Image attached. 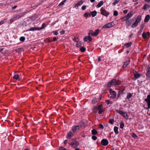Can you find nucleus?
<instances>
[{
	"mask_svg": "<svg viewBox=\"0 0 150 150\" xmlns=\"http://www.w3.org/2000/svg\"><path fill=\"white\" fill-rule=\"evenodd\" d=\"M130 62V61L129 60L128 62H125L122 66L123 67L125 68L127 67L129 64Z\"/></svg>",
	"mask_w": 150,
	"mask_h": 150,
	"instance_id": "obj_24",
	"label": "nucleus"
},
{
	"mask_svg": "<svg viewBox=\"0 0 150 150\" xmlns=\"http://www.w3.org/2000/svg\"><path fill=\"white\" fill-rule=\"evenodd\" d=\"M146 70V75L148 78L150 79V67H147Z\"/></svg>",
	"mask_w": 150,
	"mask_h": 150,
	"instance_id": "obj_14",
	"label": "nucleus"
},
{
	"mask_svg": "<svg viewBox=\"0 0 150 150\" xmlns=\"http://www.w3.org/2000/svg\"><path fill=\"white\" fill-rule=\"evenodd\" d=\"M124 122L122 121L120 122V127L122 129L124 127Z\"/></svg>",
	"mask_w": 150,
	"mask_h": 150,
	"instance_id": "obj_33",
	"label": "nucleus"
},
{
	"mask_svg": "<svg viewBox=\"0 0 150 150\" xmlns=\"http://www.w3.org/2000/svg\"><path fill=\"white\" fill-rule=\"evenodd\" d=\"M46 27V25L45 23H43L41 28H39L40 30L44 29Z\"/></svg>",
	"mask_w": 150,
	"mask_h": 150,
	"instance_id": "obj_45",
	"label": "nucleus"
},
{
	"mask_svg": "<svg viewBox=\"0 0 150 150\" xmlns=\"http://www.w3.org/2000/svg\"><path fill=\"white\" fill-rule=\"evenodd\" d=\"M101 143L102 145L106 146L108 145V142L106 139H103L101 140Z\"/></svg>",
	"mask_w": 150,
	"mask_h": 150,
	"instance_id": "obj_8",
	"label": "nucleus"
},
{
	"mask_svg": "<svg viewBox=\"0 0 150 150\" xmlns=\"http://www.w3.org/2000/svg\"><path fill=\"white\" fill-rule=\"evenodd\" d=\"M111 95V96L110 97V98L112 99H115L116 98L117 96L116 92L114 91H112L110 93Z\"/></svg>",
	"mask_w": 150,
	"mask_h": 150,
	"instance_id": "obj_10",
	"label": "nucleus"
},
{
	"mask_svg": "<svg viewBox=\"0 0 150 150\" xmlns=\"http://www.w3.org/2000/svg\"><path fill=\"white\" fill-rule=\"evenodd\" d=\"M150 19V16L149 15H147L145 18L144 21L145 22H147Z\"/></svg>",
	"mask_w": 150,
	"mask_h": 150,
	"instance_id": "obj_18",
	"label": "nucleus"
},
{
	"mask_svg": "<svg viewBox=\"0 0 150 150\" xmlns=\"http://www.w3.org/2000/svg\"><path fill=\"white\" fill-rule=\"evenodd\" d=\"M138 23L135 21L132 25V27L134 28L136 27L138 25Z\"/></svg>",
	"mask_w": 150,
	"mask_h": 150,
	"instance_id": "obj_31",
	"label": "nucleus"
},
{
	"mask_svg": "<svg viewBox=\"0 0 150 150\" xmlns=\"http://www.w3.org/2000/svg\"><path fill=\"white\" fill-rule=\"evenodd\" d=\"M142 37L143 38L145 39L146 38V34H145V32H143V34H142Z\"/></svg>",
	"mask_w": 150,
	"mask_h": 150,
	"instance_id": "obj_44",
	"label": "nucleus"
},
{
	"mask_svg": "<svg viewBox=\"0 0 150 150\" xmlns=\"http://www.w3.org/2000/svg\"><path fill=\"white\" fill-rule=\"evenodd\" d=\"M7 19H4L2 20L1 21H0V25L5 23L6 22Z\"/></svg>",
	"mask_w": 150,
	"mask_h": 150,
	"instance_id": "obj_28",
	"label": "nucleus"
},
{
	"mask_svg": "<svg viewBox=\"0 0 150 150\" xmlns=\"http://www.w3.org/2000/svg\"><path fill=\"white\" fill-rule=\"evenodd\" d=\"M91 15L93 17H94L97 14V12L96 11H94L90 13Z\"/></svg>",
	"mask_w": 150,
	"mask_h": 150,
	"instance_id": "obj_22",
	"label": "nucleus"
},
{
	"mask_svg": "<svg viewBox=\"0 0 150 150\" xmlns=\"http://www.w3.org/2000/svg\"><path fill=\"white\" fill-rule=\"evenodd\" d=\"M70 145L73 148H75L78 145L79 143L75 140L72 139Z\"/></svg>",
	"mask_w": 150,
	"mask_h": 150,
	"instance_id": "obj_4",
	"label": "nucleus"
},
{
	"mask_svg": "<svg viewBox=\"0 0 150 150\" xmlns=\"http://www.w3.org/2000/svg\"><path fill=\"white\" fill-rule=\"evenodd\" d=\"M100 31L99 29H97L95 30V32H94L95 35V36L97 35L99 33Z\"/></svg>",
	"mask_w": 150,
	"mask_h": 150,
	"instance_id": "obj_41",
	"label": "nucleus"
},
{
	"mask_svg": "<svg viewBox=\"0 0 150 150\" xmlns=\"http://www.w3.org/2000/svg\"><path fill=\"white\" fill-rule=\"evenodd\" d=\"M66 1V0H64L59 4V6H61L64 5L65 2Z\"/></svg>",
	"mask_w": 150,
	"mask_h": 150,
	"instance_id": "obj_37",
	"label": "nucleus"
},
{
	"mask_svg": "<svg viewBox=\"0 0 150 150\" xmlns=\"http://www.w3.org/2000/svg\"><path fill=\"white\" fill-rule=\"evenodd\" d=\"M142 19V16H138L137 18L136 19L135 22L138 23H139Z\"/></svg>",
	"mask_w": 150,
	"mask_h": 150,
	"instance_id": "obj_19",
	"label": "nucleus"
},
{
	"mask_svg": "<svg viewBox=\"0 0 150 150\" xmlns=\"http://www.w3.org/2000/svg\"><path fill=\"white\" fill-rule=\"evenodd\" d=\"M97 102V100L96 98L93 99L92 100V103L93 104H95Z\"/></svg>",
	"mask_w": 150,
	"mask_h": 150,
	"instance_id": "obj_38",
	"label": "nucleus"
},
{
	"mask_svg": "<svg viewBox=\"0 0 150 150\" xmlns=\"http://www.w3.org/2000/svg\"><path fill=\"white\" fill-rule=\"evenodd\" d=\"M104 110L103 108H102V109L99 110L98 111V113L99 114H103V112H104Z\"/></svg>",
	"mask_w": 150,
	"mask_h": 150,
	"instance_id": "obj_42",
	"label": "nucleus"
},
{
	"mask_svg": "<svg viewBox=\"0 0 150 150\" xmlns=\"http://www.w3.org/2000/svg\"><path fill=\"white\" fill-rule=\"evenodd\" d=\"M84 1L83 0H81L78 2L75 5V7H77L79 6H81L83 3Z\"/></svg>",
	"mask_w": 150,
	"mask_h": 150,
	"instance_id": "obj_15",
	"label": "nucleus"
},
{
	"mask_svg": "<svg viewBox=\"0 0 150 150\" xmlns=\"http://www.w3.org/2000/svg\"><path fill=\"white\" fill-rule=\"evenodd\" d=\"M17 6H15L13 7H12V9H14L15 8H16L17 7Z\"/></svg>",
	"mask_w": 150,
	"mask_h": 150,
	"instance_id": "obj_63",
	"label": "nucleus"
},
{
	"mask_svg": "<svg viewBox=\"0 0 150 150\" xmlns=\"http://www.w3.org/2000/svg\"><path fill=\"white\" fill-rule=\"evenodd\" d=\"M40 29L39 27H32L29 30L30 31H35L36 30H40Z\"/></svg>",
	"mask_w": 150,
	"mask_h": 150,
	"instance_id": "obj_21",
	"label": "nucleus"
},
{
	"mask_svg": "<svg viewBox=\"0 0 150 150\" xmlns=\"http://www.w3.org/2000/svg\"><path fill=\"white\" fill-rule=\"evenodd\" d=\"M15 20V18H14V17H13V18H11V19L10 20L9 23H11L13 22Z\"/></svg>",
	"mask_w": 150,
	"mask_h": 150,
	"instance_id": "obj_46",
	"label": "nucleus"
},
{
	"mask_svg": "<svg viewBox=\"0 0 150 150\" xmlns=\"http://www.w3.org/2000/svg\"><path fill=\"white\" fill-rule=\"evenodd\" d=\"M121 84V82L119 80H117L115 79H112L105 86L109 87L111 85L116 86Z\"/></svg>",
	"mask_w": 150,
	"mask_h": 150,
	"instance_id": "obj_1",
	"label": "nucleus"
},
{
	"mask_svg": "<svg viewBox=\"0 0 150 150\" xmlns=\"http://www.w3.org/2000/svg\"><path fill=\"white\" fill-rule=\"evenodd\" d=\"M73 133L71 132H69L68 133L66 138L67 139L73 137Z\"/></svg>",
	"mask_w": 150,
	"mask_h": 150,
	"instance_id": "obj_13",
	"label": "nucleus"
},
{
	"mask_svg": "<svg viewBox=\"0 0 150 150\" xmlns=\"http://www.w3.org/2000/svg\"><path fill=\"white\" fill-rule=\"evenodd\" d=\"M132 44V43L131 42H130L129 43H128L125 44L124 45V46H125L127 48L129 47Z\"/></svg>",
	"mask_w": 150,
	"mask_h": 150,
	"instance_id": "obj_30",
	"label": "nucleus"
},
{
	"mask_svg": "<svg viewBox=\"0 0 150 150\" xmlns=\"http://www.w3.org/2000/svg\"><path fill=\"white\" fill-rule=\"evenodd\" d=\"M146 35H147L149 37L150 36V33L149 32H146Z\"/></svg>",
	"mask_w": 150,
	"mask_h": 150,
	"instance_id": "obj_59",
	"label": "nucleus"
},
{
	"mask_svg": "<svg viewBox=\"0 0 150 150\" xmlns=\"http://www.w3.org/2000/svg\"><path fill=\"white\" fill-rule=\"evenodd\" d=\"M99 126H100V127L101 129H103L104 127H103V125L102 124H100L99 125Z\"/></svg>",
	"mask_w": 150,
	"mask_h": 150,
	"instance_id": "obj_57",
	"label": "nucleus"
},
{
	"mask_svg": "<svg viewBox=\"0 0 150 150\" xmlns=\"http://www.w3.org/2000/svg\"><path fill=\"white\" fill-rule=\"evenodd\" d=\"M115 111L117 112L122 115L124 117H125L127 116V114L126 113L123 112L122 110H116Z\"/></svg>",
	"mask_w": 150,
	"mask_h": 150,
	"instance_id": "obj_7",
	"label": "nucleus"
},
{
	"mask_svg": "<svg viewBox=\"0 0 150 150\" xmlns=\"http://www.w3.org/2000/svg\"><path fill=\"white\" fill-rule=\"evenodd\" d=\"M91 133L93 135H95L98 133V132L95 129H93L92 130Z\"/></svg>",
	"mask_w": 150,
	"mask_h": 150,
	"instance_id": "obj_26",
	"label": "nucleus"
},
{
	"mask_svg": "<svg viewBox=\"0 0 150 150\" xmlns=\"http://www.w3.org/2000/svg\"><path fill=\"white\" fill-rule=\"evenodd\" d=\"M57 40V39L56 37H54L53 39V41L55 42Z\"/></svg>",
	"mask_w": 150,
	"mask_h": 150,
	"instance_id": "obj_62",
	"label": "nucleus"
},
{
	"mask_svg": "<svg viewBox=\"0 0 150 150\" xmlns=\"http://www.w3.org/2000/svg\"><path fill=\"white\" fill-rule=\"evenodd\" d=\"M52 33H53L54 35H57L58 34V33L57 31H54L52 32Z\"/></svg>",
	"mask_w": 150,
	"mask_h": 150,
	"instance_id": "obj_51",
	"label": "nucleus"
},
{
	"mask_svg": "<svg viewBox=\"0 0 150 150\" xmlns=\"http://www.w3.org/2000/svg\"><path fill=\"white\" fill-rule=\"evenodd\" d=\"M150 7V5L149 4H145L142 8V9L146 10L147 8H149Z\"/></svg>",
	"mask_w": 150,
	"mask_h": 150,
	"instance_id": "obj_23",
	"label": "nucleus"
},
{
	"mask_svg": "<svg viewBox=\"0 0 150 150\" xmlns=\"http://www.w3.org/2000/svg\"><path fill=\"white\" fill-rule=\"evenodd\" d=\"M92 139L93 140H96L97 139V137L96 136H92Z\"/></svg>",
	"mask_w": 150,
	"mask_h": 150,
	"instance_id": "obj_52",
	"label": "nucleus"
},
{
	"mask_svg": "<svg viewBox=\"0 0 150 150\" xmlns=\"http://www.w3.org/2000/svg\"><path fill=\"white\" fill-rule=\"evenodd\" d=\"M21 17V16L19 15H17L14 17L15 20L18 19Z\"/></svg>",
	"mask_w": 150,
	"mask_h": 150,
	"instance_id": "obj_43",
	"label": "nucleus"
},
{
	"mask_svg": "<svg viewBox=\"0 0 150 150\" xmlns=\"http://www.w3.org/2000/svg\"><path fill=\"white\" fill-rule=\"evenodd\" d=\"M60 33L62 34H63L65 33V31L62 30L60 31Z\"/></svg>",
	"mask_w": 150,
	"mask_h": 150,
	"instance_id": "obj_60",
	"label": "nucleus"
},
{
	"mask_svg": "<svg viewBox=\"0 0 150 150\" xmlns=\"http://www.w3.org/2000/svg\"><path fill=\"white\" fill-rule=\"evenodd\" d=\"M88 15H89L90 16H91L90 13H85V17H87Z\"/></svg>",
	"mask_w": 150,
	"mask_h": 150,
	"instance_id": "obj_55",
	"label": "nucleus"
},
{
	"mask_svg": "<svg viewBox=\"0 0 150 150\" xmlns=\"http://www.w3.org/2000/svg\"><path fill=\"white\" fill-rule=\"evenodd\" d=\"M118 15V12L117 11H115L114 12L113 15L115 16H117Z\"/></svg>",
	"mask_w": 150,
	"mask_h": 150,
	"instance_id": "obj_49",
	"label": "nucleus"
},
{
	"mask_svg": "<svg viewBox=\"0 0 150 150\" xmlns=\"http://www.w3.org/2000/svg\"><path fill=\"white\" fill-rule=\"evenodd\" d=\"M114 122V119H110L109 121V123L111 124H112L113 123V122Z\"/></svg>",
	"mask_w": 150,
	"mask_h": 150,
	"instance_id": "obj_48",
	"label": "nucleus"
},
{
	"mask_svg": "<svg viewBox=\"0 0 150 150\" xmlns=\"http://www.w3.org/2000/svg\"><path fill=\"white\" fill-rule=\"evenodd\" d=\"M132 96V94L129 93L127 96V98L128 99H129Z\"/></svg>",
	"mask_w": 150,
	"mask_h": 150,
	"instance_id": "obj_39",
	"label": "nucleus"
},
{
	"mask_svg": "<svg viewBox=\"0 0 150 150\" xmlns=\"http://www.w3.org/2000/svg\"><path fill=\"white\" fill-rule=\"evenodd\" d=\"M125 90V89L124 88L122 90L120 89L119 90L118 94H117V98H118L121 95H122L123 94V91Z\"/></svg>",
	"mask_w": 150,
	"mask_h": 150,
	"instance_id": "obj_12",
	"label": "nucleus"
},
{
	"mask_svg": "<svg viewBox=\"0 0 150 150\" xmlns=\"http://www.w3.org/2000/svg\"><path fill=\"white\" fill-rule=\"evenodd\" d=\"M103 107V106L101 105H99L98 106H95L94 107V110H98L102 108Z\"/></svg>",
	"mask_w": 150,
	"mask_h": 150,
	"instance_id": "obj_17",
	"label": "nucleus"
},
{
	"mask_svg": "<svg viewBox=\"0 0 150 150\" xmlns=\"http://www.w3.org/2000/svg\"><path fill=\"white\" fill-rule=\"evenodd\" d=\"M120 1V0H116L115 1H114L112 3V5L113 6H115Z\"/></svg>",
	"mask_w": 150,
	"mask_h": 150,
	"instance_id": "obj_36",
	"label": "nucleus"
},
{
	"mask_svg": "<svg viewBox=\"0 0 150 150\" xmlns=\"http://www.w3.org/2000/svg\"><path fill=\"white\" fill-rule=\"evenodd\" d=\"M78 125L80 127H84V120L81 121L79 123Z\"/></svg>",
	"mask_w": 150,
	"mask_h": 150,
	"instance_id": "obj_20",
	"label": "nucleus"
},
{
	"mask_svg": "<svg viewBox=\"0 0 150 150\" xmlns=\"http://www.w3.org/2000/svg\"><path fill=\"white\" fill-rule=\"evenodd\" d=\"M13 79H15L16 80H18L19 78V77L18 75H15L13 76Z\"/></svg>",
	"mask_w": 150,
	"mask_h": 150,
	"instance_id": "obj_34",
	"label": "nucleus"
},
{
	"mask_svg": "<svg viewBox=\"0 0 150 150\" xmlns=\"http://www.w3.org/2000/svg\"><path fill=\"white\" fill-rule=\"evenodd\" d=\"M128 12V10H125L124 11H123V13L125 14H126Z\"/></svg>",
	"mask_w": 150,
	"mask_h": 150,
	"instance_id": "obj_61",
	"label": "nucleus"
},
{
	"mask_svg": "<svg viewBox=\"0 0 150 150\" xmlns=\"http://www.w3.org/2000/svg\"><path fill=\"white\" fill-rule=\"evenodd\" d=\"M135 18L131 19L128 21H127L126 22V24L127 26H129L134 21Z\"/></svg>",
	"mask_w": 150,
	"mask_h": 150,
	"instance_id": "obj_11",
	"label": "nucleus"
},
{
	"mask_svg": "<svg viewBox=\"0 0 150 150\" xmlns=\"http://www.w3.org/2000/svg\"><path fill=\"white\" fill-rule=\"evenodd\" d=\"M132 137H134V138H135V137H137V135H136L134 133H133L132 134Z\"/></svg>",
	"mask_w": 150,
	"mask_h": 150,
	"instance_id": "obj_58",
	"label": "nucleus"
},
{
	"mask_svg": "<svg viewBox=\"0 0 150 150\" xmlns=\"http://www.w3.org/2000/svg\"><path fill=\"white\" fill-rule=\"evenodd\" d=\"M122 21H127L128 20V18H127V17L125 16L124 17H123L122 19Z\"/></svg>",
	"mask_w": 150,
	"mask_h": 150,
	"instance_id": "obj_35",
	"label": "nucleus"
},
{
	"mask_svg": "<svg viewBox=\"0 0 150 150\" xmlns=\"http://www.w3.org/2000/svg\"><path fill=\"white\" fill-rule=\"evenodd\" d=\"M114 24L113 22H112L110 23H109L106 24L104 25L103 27V28H109L110 27H112L114 26Z\"/></svg>",
	"mask_w": 150,
	"mask_h": 150,
	"instance_id": "obj_3",
	"label": "nucleus"
},
{
	"mask_svg": "<svg viewBox=\"0 0 150 150\" xmlns=\"http://www.w3.org/2000/svg\"><path fill=\"white\" fill-rule=\"evenodd\" d=\"M106 102L107 103V105H109V104H112V101H110L109 100H106Z\"/></svg>",
	"mask_w": 150,
	"mask_h": 150,
	"instance_id": "obj_50",
	"label": "nucleus"
},
{
	"mask_svg": "<svg viewBox=\"0 0 150 150\" xmlns=\"http://www.w3.org/2000/svg\"><path fill=\"white\" fill-rule=\"evenodd\" d=\"M118 127H117L115 126L114 127V131L115 132L116 134H118L119 133L118 131Z\"/></svg>",
	"mask_w": 150,
	"mask_h": 150,
	"instance_id": "obj_27",
	"label": "nucleus"
},
{
	"mask_svg": "<svg viewBox=\"0 0 150 150\" xmlns=\"http://www.w3.org/2000/svg\"><path fill=\"white\" fill-rule=\"evenodd\" d=\"M147 103H150V96H147V98L144 100Z\"/></svg>",
	"mask_w": 150,
	"mask_h": 150,
	"instance_id": "obj_25",
	"label": "nucleus"
},
{
	"mask_svg": "<svg viewBox=\"0 0 150 150\" xmlns=\"http://www.w3.org/2000/svg\"><path fill=\"white\" fill-rule=\"evenodd\" d=\"M79 125L74 126L72 127V130L74 132L76 133L79 131Z\"/></svg>",
	"mask_w": 150,
	"mask_h": 150,
	"instance_id": "obj_6",
	"label": "nucleus"
},
{
	"mask_svg": "<svg viewBox=\"0 0 150 150\" xmlns=\"http://www.w3.org/2000/svg\"><path fill=\"white\" fill-rule=\"evenodd\" d=\"M68 142V140H66L64 141V144H66Z\"/></svg>",
	"mask_w": 150,
	"mask_h": 150,
	"instance_id": "obj_64",
	"label": "nucleus"
},
{
	"mask_svg": "<svg viewBox=\"0 0 150 150\" xmlns=\"http://www.w3.org/2000/svg\"><path fill=\"white\" fill-rule=\"evenodd\" d=\"M104 4L103 1H100L97 5V6L98 7H100L101 6Z\"/></svg>",
	"mask_w": 150,
	"mask_h": 150,
	"instance_id": "obj_29",
	"label": "nucleus"
},
{
	"mask_svg": "<svg viewBox=\"0 0 150 150\" xmlns=\"http://www.w3.org/2000/svg\"><path fill=\"white\" fill-rule=\"evenodd\" d=\"M147 105L148 106V107L147 108H146V109H149L150 108V103H147Z\"/></svg>",
	"mask_w": 150,
	"mask_h": 150,
	"instance_id": "obj_56",
	"label": "nucleus"
},
{
	"mask_svg": "<svg viewBox=\"0 0 150 150\" xmlns=\"http://www.w3.org/2000/svg\"><path fill=\"white\" fill-rule=\"evenodd\" d=\"M81 45V42H77L76 43V46L78 47H80Z\"/></svg>",
	"mask_w": 150,
	"mask_h": 150,
	"instance_id": "obj_47",
	"label": "nucleus"
},
{
	"mask_svg": "<svg viewBox=\"0 0 150 150\" xmlns=\"http://www.w3.org/2000/svg\"><path fill=\"white\" fill-rule=\"evenodd\" d=\"M133 13L131 11L126 16L128 18V19L130 18L133 15Z\"/></svg>",
	"mask_w": 150,
	"mask_h": 150,
	"instance_id": "obj_16",
	"label": "nucleus"
},
{
	"mask_svg": "<svg viewBox=\"0 0 150 150\" xmlns=\"http://www.w3.org/2000/svg\"><path fill=\"white\" fill-rule=\"evenodd\" d=\"M144 25L143 24H142L141 25V28H140V29L139 31V32L141 33L142 32V30L143 29V28L144 27Z\"/></svg>",
	"mask_w": 150,
	"mask_h": 150,
	"instance_id": "obj_40",
	"label": "nucleus"
},
{
	"mask_svg": "<svg viewBox=\"0 0 150 150\" xmlns=\"http://www.w3.org/2000/svg\"><path fill=\"white\" fill-rule=\"evenodd\" d=\"M25 39V38L24 37H21L19 38V40L20 41L23 42Z\"/></svg>",
	"mask_w": 150,
	"mask_h": 150,
	"instance_id": "obj_32",
	"label": "nucleus"
},
{
	"mask_svg": "<svg viewBox=\"0 0 150 150\" xmlns=\"http://www.w3.org/2000/svg\"><path fill=\"white\" fill-rule=\"evenodd\" d=\"M133 72L134 76V78L133 79L135 80L140 77L141 74L137 72L135 70H133Z\"/></svg>",
	"mask_w": 150,
	"mask_h": 150,
	"instance_id": "obj_5",
	"label": "nucleus"
},
{
	"mask_svg": "<svg viewBox=\"0 0 150 150\" xmlns=\"http://www.w3.org/2000/svg\"><path fill=\"white\" fill-rule=\"evenodd\" d=\"M100 11H101V14L104 16H107L109 14V13L105 9H101Z\"/></svg>",
	"mask_w": 150,
	"mask_h": 150,
	"instance_id": "obj_9",
	"label": "nucleus"
},
{
	"mask_svg": "<svg viewBox=\"0 0 150 150\" xmlns=\"http://www.w3.org/2000/svg\"><path fill=\"white\" fill-rule=\"evenodd\" d=\"M66 149L63 147H60L59 148V150H66Z\"/></svg>",
	"mask_w": 150,
	"mask_h": 150,
	"instance_id": "obj_53",
	"label": "nucleus"
},
{
	"mask_svg": "<svg viewBox=\"0 0 150 150\" xmlns=\"http://www.w3.org/2000/svg\"><path fill=\"white\" fill-rule=\"evenodd\" d=\"M80 50L82 52H84V47H81L80 49Z\"/></svg>",
	"mask_w": 150,
	"mask_h": 150,
	"instance_id": "obj_54",
	"label": "nucleus"
},
{
	"mask_svg": "<svg viewBox=\"0 0 150 150\" xmlns=\"http://www.w3.org/2000/svg\"><path fill=\"white\" fill-rule=\"evenodd\" d=\"M88 36L85 37V41H88L89 42L92 40V39L91 37L90 36V35L93 36H95L94 32L93 30H91L89 31V32L88 33Z\"/></svg>",
	"mask_w": 150,
	"mask_h": 150,
	"instance_id": "obj_2",
	"label": "nucleus"
}]
</instances>
